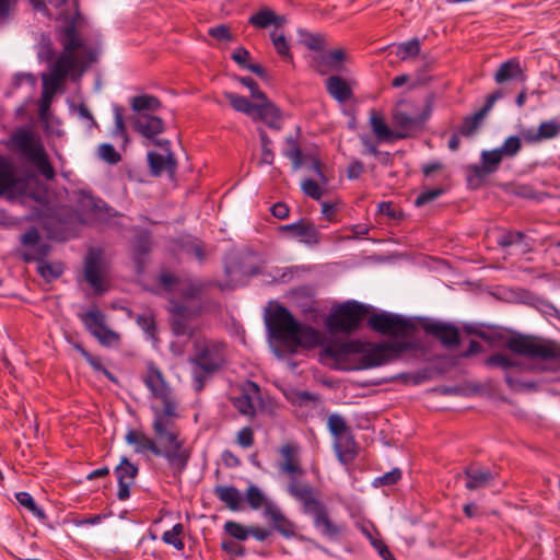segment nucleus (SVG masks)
I'll return each mask as SVG.
<instances>
[{
    "instance_id": "f257e3e1",
    "label": "nucleus",
    "mask_w": 560,
    "mask_h": 560,
    "mask_svg": "<svg viewBox=\"0 0 560 560\" xmlns=\"http://www.w3.org/2000/svg\"><path fill=\"white\" fill-rule=\"evenodd\" d=\"M410 347L409 342L363 343L360 341L328 343L323 355L342 369H370L397 359Z\"/></svg>"
},
{
    "instance_id": "f03ea898",
    "label": "nucleus",
    "mask_w": 560,
    "mask_h": 560,
    "mask_svg": "<svg viewBox=\"0 0 560 560\" xmlns=\"http://www.w3.org/2000/svg\"><path fill=\"white\" fill-rule=\"evenodd\" d=\"M153 431L156 441L138 430L128 431L125 440L135 447L136 453L150 451L154 455H163L175 470L180 471L186 466L189 452L183 446L173 420L158 413L154 416Z\"/></svg>"
},
{
    "instance_id": "7ed1b4c3",
    "label": "nucleus",
    "mask_w": 560,
    "mask_h": 560,
    "mask_svg": "<svg viewBox=\"0 0 560 560\" xmlns=\"http://www.w3.org/2000/svg\"><path fill=\"white\" fill-rule=\"evenodd\" d=\"M96 49L81 43L73 33H69L65 40V50L54 63L50 73L43 75L44 92L39 107L42 117L46 115L50 101L63 80L71 75L78 78L96 60Z\"/></svg>"
},
{
    "instance_id": "20e7f679",
    "label": "nucleus",
    "mask_w": 560,
    "mask_h": 560,
    "mask_svg": "<svg viewBox=\"0 0 560 560\" xmlns=\"http://www.w3.org/2000/svg\"><path fill=\"white\" fill-rule=\"evenodd\" d=\"M160 280L166 289L175 288L180 294L179 299L173 296L171 300L174 314L172 324L174 334L192 337L194 328L188 322L200 311V285L190 281H180L172 273L161 275Z\"/></svg>"
},
{
    "instance_id": "39448f33",
    "label": "nucleus",
    "mask_w": 560,
    "mask_h": 560,
    "mask_svg": "<svg viewBox=\"0 0 560 560\" xmlns=\"http://www.w3.org/2000/svg\"><path fill=\"white\" fill-rule=\"evenodd\" d=\"M512 353L528 361L527 368L534 371L560 370V345L552 340L517 336L508 340Z\"/></svg>"
},
{
    "instance_id": "423d86ee",
    "label": "nucleus",
    "mask_w": 560,
    "mask_h": 560,
    "mask_svg": "<svg viewBox=\"0 0 560 560\" xmlns=\"http://www.w3.org/2000/svg\"><path fill=\"white\" fill-rule=\"evenodd\" d=\"M268 325L273 337L291 351L298 347H314L322 341V335L317 330L300 325L282 306L276 307L270 313Z\"/></svg>"
},
{
    "instance_id": "0eeeda50",
    "label": "nucleus",
    "mask_w": 560,
    "mask_h": 560,
    "mask_svg": "<svg viewBox=\"0 0 560 560\" xmlns=\"http://www.w3.org/2000/svg\"><path fill=\"white\" fill-rule=\"evenodd\" d=\"M145 386L152 393V396L160 401V405H154V416L162 413L165 418L172 419L176 416V400L173 390L168 383L165 381L162 372L149 364L148 371L143 377Z\"/></svg>"
},
{
    "instance_id": "6e6552de",
    "label": "nucleus",
    "mask_w": 560,
    "mask_h": 560,
    "mask_svg": "<svg viewBox=\"0 0 560 560\" xmlns=\"http://www.w3.org/2000/svg\"><path fill=\"white\" fill-rule=\"evenodd\" d=\"M12 141L15 148L48 179L54 177V170L47 161L40 139L33 131L27 129L18 130Z\"/></svg>"
},
{
    "instance_id": "1a4fd4ad",
    "label": "nucleus",
    "mask_w": 560,
    "mask_h": 560,
    "mask_svg": "<svg viewBox=\"0 0 560 560\" xmlns=\"http://www.w3.org/2000/svg\"><path fill=\"white\" fill-rule=\"evenodd\" d=\"M431 107L427 104L423 109L417 108L410 102H400L397 104L393 114V125L397 135L409 137L413 131L419 130L429 118Z\"/></svg>"
},
{
    "instance_id": "9d476101",
    "label": "nucleus",
    "mask_w": 560,
    "mask_h": 560,
    "mask_svg": "<svg viewBox=\"0 0 560 560\" xmlns=\"http://www.w3.org/2000/svg\"><path fill=\"white\" fill-rule=\"evenodd\" d=\"M368 310L355 302H347L337 307L327 318V326L332 332L354 330L365 317Z\"/></svg>"
},
{
    "instance_id": "9b49d317",
    "label": "nucleus",
    "mask_w": 560,
    "mask_h": 560,
    "mask_svg": "<svg viewBox=\"0 0 560 560\" xmlns=\"http://www.w3.org/2000/svg\"><path fill=\"white\" fill-rule=\"evenodd\" d=\"M85 279L96 293L108 289V267L101 252L91 250L85 261Z\"/></svg>"
},
{
    "instance_id": "f8f14e48",
    "label": "nucleus",
    "mask_w": 560,
    "mask_h": 560,
    "mask_svg": "<svg viewBox=\"0 0 560 560\" xmlns=\"http://www.w3.org/2000/svg\"><path fill=\"white\" fill-rule=\"evenodd\" d=\"M369 324L376 331L406 339L415 332V326L410 322L390 314L373 315L369 318Z\"/></svg>"
},
{
    "instance_id": "ddd939ff",
    "label": "nucleus",
    "mask_w": 560,
    "mask_h": 560,
    "mask_svg": "<svg viewBox=\"0 0 560 560\" xmlns=\"http://www.w3.org/2000/svg\"><path fill=\"white\" fill-rule=\"evenodd\" d=\"M86 329L104 346L112 347L119 343V335L105 324V316L97 308H92L81 315Z\"/></svg>"
},
{
    "instance_id": "4468645a",
    "label": "nucleus",
    "mask_w": 560,
    "mask_h": 560,
    "mask_svg": "<svg viewBox=\"0 0 560 560\" xmlns=\"http://www.w3.org/2000/svg\"><path fill=\"white\" fill-rule=\"evenodd\" d=\"M32 2L34 3L35 8H43L46 10L48 15L63 20L68 24L63 42L67 39L68 34L71 32L81 43H83L73 28L74 19L77 15L74 3L70 2L69 0H32Z\"/></svg>"
},
{
    "instance_id": "2eb2a0df",
    "label": "nucleus",
    "mask_w": 560,
    "mask_h": 560,
    "mask_svg": "<svg viewBox=\"0 0 560 560\" xmlns=\"http://www.w3.org/2000/svg\"><path fill=\"white\" fill-rule=\"evenodd\" d=\"M234 407L244 416H254L262 406L260 388L254 382H246L240 388V394L232 397Z\"/></svg>"
},
{
    "instance_id": "dca6fc26",
    "label": "nucleus",
    "mask_w": 560,
    "mask_h": 560,
    "mask_svg": "<svg viewBox=\"0 0 560 560\" xmlns=\"http://www.w3.org/2000/svg\"><path fill=\"white\" fill-rule=\"evenodd\" d=\"M278 468L289 478H298L304 474L299 458V446L293 443L283 444L279 448Z\"/></svg>"
},
{
    "instance_id": "f3484780",
    "label": "nucleus",
    "mask_w": 560,
    "mask_h": 560,
    "mask_svg": "<svg viewBox=\"0 0 560 560\" xmlns=\"http://www.w3.org/2000/svg\"><path fill=\"white\" fill-rule=\"evenodd\" d=\"M25 188V182L14 176L12 166L4 161H0V195L14 198L23 195Z\"/></svg>"
},
{
    "instance_id": "a211bd4d",
    "label": "nucleus",
    "mask_w": 560,
    "mask_h": 560,
    "mask_svg": "<svg viewBox=\"0 0 560 560\" xmlns=\"http://www.w3.org/2000/svg\"><path fill=\"white\" fill-rule=\"evenodd\" d=\"M306 514L312 515L314 521V526L322 533V535L336 539L342 530L341 525L335 523L328 513L327 508L320 502L315 508H313Z\"/></svg>"
},
{
    "instance_id": "6ab92c4d",
    "label": "nucleus",
    "mask_w": 560,
    "mask_h": 560,
    "mask_svg": "<svg viewBox=\"0 0 560 560\" xmlns=\"http://www.w3.org/2000/svg\"><path fill=\"white\" fill-rule=\"evenodd\" d=\"M288 492L302 504L304 513L310 512L322 502L315 490L310 485L298 480V478H292L288 485Z\"/></svg>"
},
{
    "instance_id": "aec40b11",
    "label": "nucleus",
    "mask_w": 560,
    "mask_h": 560,
    "mask_svg": "<svg viewBox=\"0 0 560 560\" xmlns=\"http://www.w3.org/2000/svg\"><path fill=\"white\" fill-rule=\"evenodd\" d=\"M115 472L118 479V498L124 501L130 495V487L133 485L138 468L127 458H122L116 467Z\"/></svg>"
},
{
    "instance_id": "412c9836",
    "label": "nucleus",
    "mask_w": 560,
    "mask_h": 560,
    "mask_svg": "<svg viewBox=\"0 0 560 560\" xmlns=\"http://www.w3.org/2000/svg\"><path fill=\"white\" fill-rule=\"evenodd\" d=\"M196 365L207 372H213L224 362L221 348L215 345L206 346L195 359Z\"/></svg>"
},
{
    "instance_id": "4be33fe9",
    "label": "nucleus",
    "mask_w": 560,
    "mask_h": 560,
    "mask_svg": "<svg viewBox=\"0 0 560 560\" xmlns=\"http://www.w3.org/2000/svg\"><path fill=\"white\" fill-rule=\"evenodd\" d=\"M131 120L135 129L148 139H153L164 129L163 121L149 114H136Z\"/></svg>"
},
{
    "instance_id": "5701e85b",
    "label": "nucleus",
    "mask_w": 560,
    "mask_h": 560,
    "mask_svg": "<svg viewBox=\"0 0 560 560\" xmlns=\"http://www.w3.org/2000/svg\"><path fill=\"white\" fill-rule=\"evenodd\" d=\"M248 22L257 28L273 26L277 31L287 23V18L284 15L277 14L270 8L264 7L253 14Z\"/></svg>"
},
{
    "instance_id": "b1692460",
    "label": "nucleus",
    "mask_w": 560,
    "mask_h": 560,
    "mask_svg": "<svg viewBox=\"0 0 560 560\" xmlns=\"http://www.w3.org/2000/svg\"><path fill=\"white\" fill-rule=\"evenodd\" d=\"M503 159L502 152L498 149L491 151H483L481 153V164L469 166L472 175L482 178L495 172Z\"/></svg>"
},
{
    "instance_id": "393cba45",
    "label": "nucleus",
    "mask_w": 560,
    "mask_h": 560,
    "mask_svg": "<svg viewBox=\"0 0 560 560\" xmlns=\"http://www.w3.org/2000/svg\"><path fill=\"white\" fill-rule=\"evenodd\" d=\"M255 120H261L272 128H279V110L268 101L267 96H265V100H258L255 103Z\"/></svg>"
},
{
    "instance_id": "a878e982",
    "label": "nucleus",
    "mask_w": 560,
    "mask_h": 560,
    "mask_svg": "<svg viewBox=\"0 0 560 560\" xmlns=\"http://www.w3.org/2000/svg\"><path fill=\"white\" fill-rule=\"evenodd\" d=\"M266 515L273 523L275 528L285 537L295 535L294 524L288 520L281 510L275 504H266Z\"/></svg>"
},
{
    "instance_id": "bb28decb",
    "label": "nucleus",
    "mask_w": 560,
    "mask_h": 560,
    "mask_svg": "<svg viewBox=\"0 0 560 560\" xmlns=\"http://www.w3.org/2000/svg\"><path fill=\"white\" fill-rule=\"evenodd\" d=\"M370 124L373 132L380 141L392 142L397 139H402L404 135H397L395 129L389 128L383 116L376 112L371 113Z\"/></svg>"
},
{
    "instance_id": "cd10ccee",
    "label": "nucleus",
    "mask_w": 560,
    "mask_h": 560,
    "mask_svg": "<svg viewBox=\"0 0 560 560\" xmlns=\"http://www.w3.org/2000/svg\"><path fill=\"white\" fill-rule=\"evenodd\" d=\"M503 96L501 90L495 91L487 97L486 105L475 115V117L470 120H466L462 127V133L466 136H470L477 129L480 120L485 117V115L492 108L494 103Z\"/></svg>"
},
{
    "instance_id": "c85d7f7f",
    "label": "nucleus",
    "mask_w": 560,
    "mask_h": 560,
    "mask_svg": "<svg viewBox=\"0 0 560 560\" xmlns=\"http://www.w3.org/2000/svg\"><path fill=\"white\" fill-rule=\"evenodd\" d=\"M148 161L150 164L151 173L155 176L161 175L164 172L172 174L175 168V160L171 153L166 155L156 154L150 152L148 154Z\"/></svg>"
},
{
    "instance_id": "c756f323",
    "label": "nucleus",
    "mask_w": 560,
    "mask_h": 560,
    "mask_svg": "<svg viewBox=\"0 0 560 560\" xmlns=\"http://www.w3.org/2000/svg\"><path fill=\"white\" fill-rule=\"evenodd\" d=\"M326 89L339 102H346L352 95L351 88L347 81L337 75H331L326 80Z\"/></svg>"
},
{
    "instance_id": "7c9ffc66",
    "label": "nucleus",
    "mask_w": 560,
    "mask_h": 560,
    "mask_svg": "<svg viewBox=\"0 0 560 560\" xmlns=\"http://www.w3.org/2000/svg\"><path fill=\"white\" fill-rule=\"evenodd\" d=\"M465 475L467 477L466 488L468 490L486 487L494 479V476L489 470L476 467L467 468Z\"/></svg>"
},
{
    "instance_id": "2f4dec72",
    "label": "nucleus",
    "mask_w": 560,
    "mask_h": 560,
    "mask_svg": "<svg viewBox=\"0 0 560 560\" xmlns=\"http://www.w3.org/2000/svg\"><path fill=\"white\" fill-rule=\"evenodd\" d=\"M425 331L436 336L443 343L453 346L458 342V331L452 326L442 324H427Z\"/></svg>"
},
{
    "instance_id": "473e14b6",
    "label": "nucleus",
    "mask_w": 560,
    "mask_h": 560,
    "mask_svg": "<svg viewBox=\"0 0 560 560\" xmlns=\"http://www.w3.org/2000/svg\"><path fill=\"white\" fill-rule=\"evenodd\" d=\"M512 79H525L520 62L514 59L502 63L494 75L497 83H503Z\"/></svg>"
},
{
    "instance_id": "72a5a7b5",
    "label": "nucleus",
    "mask_w": 560,
    "mask_h": 560,
    "mask_svg": "<svg viewBox=\"0 0 560 560\" xmlns=\"http://www.w3.org/2000/svg\"><path fill=\"white\" fill-rule=\"evenodd\" d=\"M215 494L233 511H237L242 506L243 498L241 492L234 487H217Z\"/></svg>"
},
{
    "instance_id": "f704fd0d",
    "label": "nucleus",
    "mask_w": 560,
    "mask_h": 560,
    "mask_svg": "<svg viewBox=\"0 0 560 560\" xmlns=\"http://www.w3.org/2000/svg\"><path fill=\"white\" fill-rule=\"evenodd\" d=\"M560 131V126L551 122V121H545L541 122L538 131L535 133L534 131H524L523 137L528 141H540L542 139H549L556 137Z\"/></svg>"
},
{
    "instance_id": "c9c22d12",
    "label": "nucleus",
    "mask_w": 560,
    "mask_h": 560,
    "mask_svg": "<svg viewBox=\"0 0 560 560\" xmlns=\"http://www.w3.org/2000/svg\"><path fill=\"white\" fill-rule=\"evenodd\" d=\"M335 450L339 460L343 464L351 462L357 454L355 444L349 434L343 439L336 440Z\"/></svg>"
},
{
    "instance_id": "e433bc0d",
    "label": "nucleus",
    "mask_w": 560,
    "mask_h": 560,
    "mask_svg": "<svg viewBox=\"0 0 560 560\" xmlns=\"http://www.w3.org/2000/svg\"><path fill=\"white\" fill-rule=\"evenodd\" d=\"M421 54L420 42L413 38L396 46V55L401 61L415 60Z\"/></svg>"
},
{
    "instance_id": "4c0bfd02",
    "label": "nucleus",
    "mask_w": 560,
    "mask_h": 560,
    "mask_svg": "<svg viewBox=\"0 0 560 560\" xmlns=\"http://www.w3.org/2000/svg\"><path fill=\"white\" fill-rule=\"evenodd\" d=\"M161 106L160 101L152 95H139L131 100V107L137 114H147L154 112Z\"/></svg>"
},
{
    "instance_id": "58836bf2",
    "label": "nucleus",
    "mask_w": 560,
    "mask_h": 560,
    "mask_svg": "<svg viewBox=\"0 0 560 560\" xmlns=\"http://www.w3.org/2000/svg\"><path fill=\"white\" fill-rule=\"evenodd\" d=\"M224 96L235 110L247 114L252 118H256L255 103L253 104L247 98L230 92L224 93Z\"/></svg>"
},
{
    "instance_id": "ea45409f",
    "label": "nucleus",
    "mask_w": 560,
    "mask_h": 560,
    "mask_svg": "<svg viewBox=\"0 0 560 560\" xmlns=\"http://www.w3.org/2000/svg\"><path fill=\"white\" fill-rule=\"evenodd\" d=\"M37 271L47 282H50L61 276L63 266L61 262L39 260L37 262Z\"/></svg>"
},
{
    "instance_id": "a19ab883",
    "label": "nucleus",
    "mask_w": 560,
    "mask_h": 560,
    "mask_svg": "<svg viewBox=\"0 0 560 560\" xmlns=\"http://www.w3.org/2000/svg\"><path fill=\"white\" fill-rule=\"evenodd\" d=\"M322 60L323 63L327 66L329 70L341 71L342 62L347 60V52L341 48L334 49L325 52L322 56Z\"/></svg>"
},
{
    "instance_id": "79ce46f5",
    "label": "nucleus",
    "mask_w": 560,
    "mask_h": 560,
    "mask_svg": "<svg viewBox=\"0 0 560 560\" xmlns=\"http://www.w3.org/2000/svg\"><path fill=\"white\" fill-rule=\"evenodd\" d=\"M101 209V206L98 202L90 197V196H83L80 201V211L82 215L84 217L85 221H90L93 219H98L97 211Z\"/></svg>"
},
{
    "instance_id": "37998d69",
    "label": "nucleus",
    "mask_w": 560,
    "mask_h": 560,
    "mask_svg": "<svg viewBox=\"0 0 560 560\" xmlns=\"http://www.w3.org/2000/svg\"><path fill=\"white\" fill-rule=\"evenodd\" d=\"M184 527L182 524H176L172 529L166 530L162 539L165 544L172 545L177 550H182L184 548V541L182 539Z\"/></svg>"
},
{
    "instance_id": "c03bdc74",
    "label": "nucleus",
    "mask_w": 560,
    "mask_h": 560,
    "mask_svg": "<svg viewBox=\"0 0 560 560\" xmlns=\"http://www.w3.org/2000/svg\"><path fill=\"white\" fill-rule=\"evenodd\" d=\"M283 230L291 231L295 236L302 237L305 242L315 241V230L310 224L301 222L283 226Z\"/></svg>"
},
{
    "instance_id": "a18cd8bd",
    "label": "nucleus",
    "mask_w": 560,
    "mask_h": 560,
    "mask_svg": "<svg viewBox=\"0 0 560 560\" xmlns=\"http://www.w3.org/2000/svg\"><path fill=\"white\" fill-rule=\"evenodd\" d=\"M270 38H271V42L273 44V47H275L276 51L282 58L291 59L290 46H289V44L287 42L285 36L283 34H281V33H278L276 30H273L270 33Z\"/></svg>"
},
{
    "instance_id": "49530a36",
    "label": "nucleus",
    "mask_w": 560,
    "mask_h": 560,
    "mask_svg": "<svg viewBox=\"0 0 560 560\" xmlns=\"http://www.w3.org/2000/svg\"><path fill=\"white\" fill-rule=\"evenodd\" d=\"M18 502L27 509L34 516L38 518H44L45 513L35 504L34 499L27 492H19L16 493Z\"/></svg>"
},
{
    "instance_id": "de8ad7c7",
    "label": "nucleus",
    "mask_w": 560,
    "mask_h": 560,
    "mask_svg": "<svg viewBox=\"0 0 560 560\" xmlns=\"http://www.w3.org/2000/svg\"><path fill=\"white\" fill-rule=\"evenodd\" d=\"M246 499L249 505L255 510L261 506L266 509V504H271L266 501L265 495L256 486L248 487L246 491Z\"/></svg>"
},
{
    "instance_id": "09e8293b",
    "label": "nucleus",
    "mask_w": 560,
    "mask_h": 560,
    "mask_svg": "<svg viewBox=\"0 0 560 560\" xmlns=\"http://www.w3.org/2000/svg\"><path fill=\"white\" fill-rule=\"evenodd\" d=\"M328 427L330 432L336 436V440L343 439V436L349 434L348 428L340 416H330Z\"/></svg>"
},
{
    "instance_id": "8fccbe9b",
    "label": "nucleus",
    "mask_w": 560,
    "mask_h": 560,
    "mask_svg": "<svg viewBox=\"0 0 560 560\" xmlns=\"http://www.w3.org/2000/svg\"><path fill=\"white\" fill-rule=\"evenodd\" d=\"M488 364L502 368L504 370H509L514 366H521L522 363L520 360L505 355V354H494L488 360Z\"/></svg>"
},
{
    "instance_id": "3c124183",
    "label": "nucleus",
    "mask_w": 560,
    "mask_h": 560,
    "mask_svg": "<svg viewBox=\"0 0 560 560\" xmlns=\"http://www.w3.org/2000/svg\"><path fill=\"white\" fill-rule=\"evenodd\" d=\"M224 529L231 537L238 540H245L249 535V527H245L244 525L233 521L226 522Z\"/></svg>"
},
{
    "instance_id": "603ef678",
    "label": "nucleus",
    "mask_w": 560,
    "mask_h": 560,
    "mask_svg": "<svg viewBox=\"0 0 560 560\" xmlns=\"http://www.w3.org/2000/svg\"><path fill=\"white\" fill-rule=\"evenodd\" d=\"M361 530L363 532V534L369 538V540L371 541V544L373 545V547L378 551L380 556L384 559V560H394L392 553L389 552V550L386 548V546L383 544L382 540H378L376 539L372 533L368 529V527L365 526H361Z\"/></svg>"
},
{
    "instance_id": "864d4df0",
    "label": "nucleus",
    "mask_w": 560,
    "mask_h": 560,
    "mask_svg": "<svg viewBox=\"0 0 560 560\" xmlns=\"http://www.w3.org/2000/svg\"><path fill=\"white\" fill-rule=\"evenodd\" d=\"M522 148L521 139L516 136L509 137L498 150L504 156H514Z\"/></svg>"
},
{
    "instance_id": "5fc2aeb1",
    "label": "nucleus",
    "mask_w": 560,
    "mask_h": 560,
    "mask_svg": "<svg viewBox=\"0 0 560 560\" xmlns=\"http://www.w3.org/2000/svg\"><path fill=\"white\" fill-rule=\"evenodd\" d=\"M301 187H302V190L307 196L312 197L313 199L318 200L323 195V190H322L319 184L316 183L315 180H312V179L303 180L301 184Z\"/></svg>"
},
{
    "instance_id": "6e6d98bb",
    "label": "nucleus",
    "mask_w": 560,
    "mask_h": 560,
    "mask_svg": "<svg viewBox=\"0 0 560 560\" xmlns=\"http://www.w3.org/2000/svg\"><path fill=\"white\" fill-rule=\"evenodd\" d=\"M443 192H444V190L442 188H434V189L425 190L417 197L415 203L417 207L424 206L425 203L440 197Z\"/></svg>"
},
{
    "instance_id": "4d7b16f0",
    "label": "nucleus",
    "mask_w": 560,
    "mask_h": 560,
    "mask_svg": "<svg viewBox=\"0 0 560 560\" xmlns=\"http://www.w3.org/2000/svg\"><path fill=\"white\" fill-rule=\"evenodd\" d=\"M209 35L220 42L232 40V34L228 25L221 24L209 30Z\"/></svg>"
},
{
    "instance_id": "13d9d810",
    "label": "nucleus",
    "mask_w": 560,
    "mask_h": 560,
    "mask_svg": "<svg viewBox=\"0 0 560 560\" xmlns=\"http://www.w3.org/2000/svg\"><path fill=\"white\" fill-rule=\"evenodd\" d=\"M98 152L101 158L109 163H116L119 160V154L110 144H102L98 148Z\"/></svg>"
},
{
    "instance_id": "bf43d9fd",
    "label": "nucleus",
    "mask_w": 560,
    "mask_h": 560,
    "mask_svg": "<svg viewBox=\"0 0 560 560\" xmlns=\"http://www.w3.org/2000/svg\"><path fill=\"white\" fill-rule=\"evenodd\" d=\"M240 81L250 90L255 100H265V93L259 90L258 84L252 78H242Z\"/></svg>"
},
{
    "instance_id": "052dcab7",
    "label": "nucleus",
    "mask_w": 560,
    "mask_h": 560,
    "mask_svg": "<svg viewBox=\"0 0 560 560\" xmlns=\"http://www.w3.org/2000/svg\"><path fill=\"white\" fill-rule=\"evenodd\" d=\"M75 349L86 359V361L96 370H102V372L108 375V372L102 368L101 361L98 358L91 355L86 350H84L80 345H75Z\"/></svg>"
},
{
    "instance_id": "680f3d73",
    "label": "nucleus",
    "mask_w": 560,
    "mask_h": 560,
    "mask_svg": "<svg viewBox=\"0 0 560 560\" xmlns=\"http://www.w3.org/2000/svg\"><path fill=\"white\" fill-rule=\"evenodd\" d=\"M237 442L243 447H249L253 442V431L249 428H243L237 434Z\"/></svg>"
},
{
    "instance_id": "e2e57ef3",
    "label": "nucleus",
    "mask_w": 560,
    "mask_h": 560,
    "mask_svg": "<svg viewBox=\"0 0 560 560\" xmlns=\"http://www.w3.org/2000/svg\"><path fill=\"white\" fill-rule=\"evenodd\" d=\"M522 237L523 235L520 232H510L500 238L499 244L502 246H510L521 241Z\"/></svg>"
},
{
    "instance_id": "0e129e2a",
    "label": "nucleus",
    "mask_w": 560,
    "mask_h": 560,
    "mask_svg": "<svg viewBox=\"0 0 560 560\" xmlns=\"http://www.w3.org/2000/svg\"><path fill=\"white\" fill-rule=\"evenodd\" d=\"M222 547L226 552H229L231 555H235V556L243 555V547L233 540L223 541Z\"/></svg>"
},
{
    "instance_id": "69168bd1",
    "label": "nucleus",
    "mask_w": 560,
    "mask_h": 560,
    "mask_svg": "<svg viewBox=\"0 0 560 560\" xmlns=\"http://www.w3.org/2000/svg\"><path fill=\"white\" fill-rule=\"evenodd\" d=\"M401 477V472L399 469H394L387 474H385L381 479L382 485H393L396 483Z\"/></svg>"
},
{
    "instance_id": "338daca9",
    "label": "nucleus",
    "mask_w": 560,
    "mask_h": 560,
    "mask_svg": "<svg viewBox=\"0 0 560 560\" xmlns=\"http://www.w3.org/2000/svg\"><path fill=\"white\" fill-rule=\"evenodd\" d=\"M233 59L241 66H244V67H247L248 63V59H249V52L244 49V48H238L234 54H233Z\"/></svg>"
},
{
    "instance_id": "774afa93",
    "label": "nucleus",
    "mask_w": 560,
    "mask_h": 560,
    "mask_svg": "<svg viewBox=\"0 0 560 560\" xmlns=\"http://www.w3.org/2000/svg\"><path fill=\"white\" fill-rule=\"evenodd\" d=\"M249 535H252L253 537H255L257 540H265L269 537L270 535V532L266 528H261V527H258V526H250L249 527Z\"/></svg>"
}]
</instances>
